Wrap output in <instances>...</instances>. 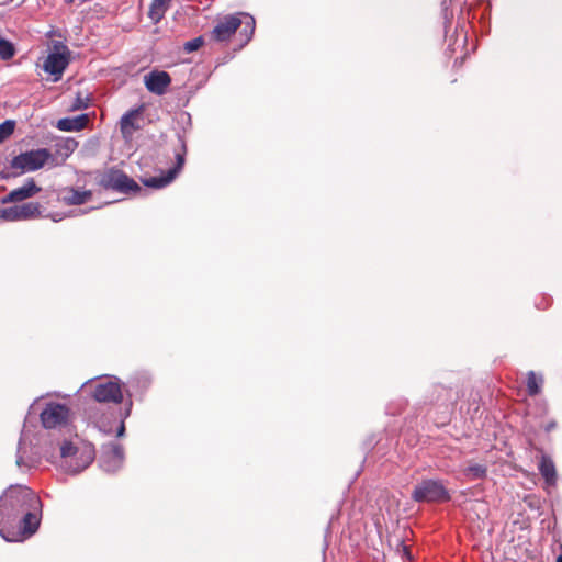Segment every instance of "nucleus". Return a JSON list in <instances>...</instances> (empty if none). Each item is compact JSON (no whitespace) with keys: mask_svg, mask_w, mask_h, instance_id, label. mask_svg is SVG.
<instances>
[{"mask_svg":"<svg viewBox=\"0 0 562 562\" xmlns=\"http://www.w3.org/2000/svg\"><path fill=\"white\" fill-rule=\"evenodd\" d=\"M45 165H57L52 153L46 148L22 153L15 156L11 162L13 169H19L22 172L35 171L43 168Z\"/></svg>","mask_w":562,"mask_h":562,"instance_id":"nucleus-3","label":"nucleus"},{"mask_svg":"<svg viewBox=\"0 0 562 562\" xmlns=\"http://www.w3.org/2000/svg\"><path fill=\"white\" fill-rule=\"evenodd\" d=\"M40 498L24 485H11L0 497V536L9 542L33 535L40 524Z\"/></svg>","mask_w":562,"mask_h":562,"instance_id":"nucleus-1","label":"nucleus"},{"mask_svg":"<svg viewBox=\"0 0 562 562\" xmlns=\"http://www.w3.org/2000/svg\"><path fill=\"white\" fill-rule=\"evenodd\" d=\"M88 115L81 114L76 117H65L58 120L56 127L65 132H76L86 127L88 124Z\"/></svg>","mask_w":562,"mask_h":562,"instance_id":"nucleus-14","label":"nucleus"},{"mask_svg":"<svg viewBox=\"0 0 562 562\" xmlns=\"http://www.w3.org/2000/svg\"><path fill=\"white\" fill-rule=\"evenodd\" d=\"M202 44H203V40L201 37H196V38H193V40L184 43L183 48L187 53H192V52L198 50L202 46Z\"/></svg>","mask_w":562,"mask_h":562,"instance_id":"nucleus-24","label":"nucleus"},{"mask_svg":"<svg viewBox=\"0 0 562 562\" xmlns=\"http://www.w3.org/2000/svg\"><path fill=\"white\" fill-rule=\"evenodd\" d=\"M144 83L149 92L162 95L171 83V77L166 71L154 70L144 77Z\"/></svg>","mask_w":562,"mask_h":562,"instance_id":"nucleus-11","label":"nucleus"},{"mask_svg":"<svg viewBox=\"0 0 562 562\" xmlns=\"http://www.w3.org/2000/svg\"><path fill=\"white\" fill-rule=\"evenodd\" d=\"M125 432V426H124V423H121L119 428H117V437H122Z\"/></svg>","mask_w":562,"mask_h":562,"instance_id":"nucleus-30","label":"nucleus"},{"mask_svg":"<svg viewBox=\"0 0 562 562\" xmlns=\"http://www.w3.org/2000/svg\"><path fill=\"white\" fill-rule=\"evenodd\" d=\"M180 149L176 151V166L170 168L166 173L159 177H150L143 180L144 184L149 188L161 189L168 186L180 172L184 165L187 153L186 143L182 137H178Z\"/></svg>","mask_w":562,"mask_h":562,"instance_id":"nucleus-7","label":"nucleus"},{"mask_svg":"<svg viewBox=\"0 0 562 562\" xmlns=\"http://www.w3.org/2000/svg\"><path fill=\"white\" fill-rule=\"evenodd\" d=\"M21 462H22L21 458H18V460H16V464H18L19 467L21 465Z\"/></svg>","mask_w":562,"mask_h":562,"instance_id":"nucleus-31","label":"nucleus"},{"mask_svg":"<svg viewBox=\"0 0 562 562\" xmlns=\"http://www.w3.org/2000/svg\"><path fill=\"white\" fill-rule=\"evenodd\" d=\"M486 467L482 464H471L464 470V474L471 480H479L486 475Z\"/></svg>","mask_w":562,"mask_h":562,"instance_id":"nucleus-20","label":"nucleus"},{"mask_svg":"<svg viewBox=\"0 0 562 562\" xmlns=\"http://www.w3.org/2000/svg\"><path fill=\"white\" fill-rule=\"evenodd\" d=\"M15 123L13 121H4L0 124V143L5 140L14 131Z\"/></svg>","mask_w":562,"mask_h":562,"instance_id":"nucleus-22","label":"nucleus"},{"mask_svg":"<svg viewBox=\"0 0 562 562\" xmlns=\"http://www.w3.org/2000/svg\"><path fill=\"white\" fill-rule=\"evenodd\" d=\"M93 397L97 402L100 403H121L123 400V394L119 380L110 379L104 382H100L94 389Z\"/></svg>","mask_w":562,"mask_h":562,"instance_id":"nucleus-9","label":"nucleus"},{"mask_svg":"<svg viewBox=\"0 0 562 562\" xmlns=\"http://www.w3.org/2000/svg\"><path fill=\"white\" fill-rule=\"evenodd\" d=\"M124 452L119 445L105 446L101 456V468L106 472H116L123 464Z\"/></svg>","mask_w":562,"mask_h":562,"instance_id":"nucleus-10","label":"nucleus"},{"mask_svg":"<svg viewBox=\"0 0 562 562\" xmlns=\"http://www.w3.org/2000/svg\"><path fill=\"white\" fill-rule=\"evenodd\" d=\"M539 471L549 485H552L555 483V477H557L555 467H554L553 461L549 457L542 456L540 464H539Z\"/></svg>","mask_w":562,"mask_h":562,"instance_id":"nucleus-17","label":"nucleus"},{"mask_svg":"<svg viewBox=\"0 0 562 562\" xmlns=\"http://www.w3.org/2000/svg\"><path fill=\"white\" fill-rule=\"evenodd\" d=\"M140 114V109L126 112L120 121L121 132L124 137H130L139 127L136 121Z\"/></svg>","mask_w":562,"mask_h":562,"instance_id":"nucleus-15","label":"nucleus"},{"mask_svg":"<svg viewBox=\"0 0 562 562\" xmlns=\"http://www.w3.org/2000/svg\"><path fill=\"white\" fill-rule=\"evenodd\" d=\"M412 497L416 502H447L450 499L449 492L440 481L425 480L417 484Z\"/></svg>","mask_w":562,"mask_h":562,"instance_id":"nucleus-5","label":"nucleus"},{"mask_svg":"<svg viewBox=\"0 0 562 562\" xmlns=\"http://www.w3.org/2000/svg\"><path fill=\"white\" fill-rule=\"evenodd\" d=\"M173 0H154L149 7L148 16L154 23H158L169 9Z\"/></svg>","mask_w":562,"mask_h":562,"instance_id":"nucleus-16","label":"nucleus"},{"mask_svg":"<svg viewBox=\"0 0 562 562\" xmlns=\"http://www.w3.org/2000/svg\"><path fill=\"white\" fill-rule=\"evenodd\" d=\"M93 458H94L93 451L91 449H85L81 452V459L83 461V464H82V467L77 468L76 471H81L82 469H85L88 464H90L92 462Z\"/></svg>","mask_w":562,"mask_h":562,"instance_id":"nucleus-26","label":"nucleus"},{"mask_svg":"<svg viewBox=\"0 0 562 562\" xmlns=\"http://www.w3.org/2000/svg\"><path fill=\"white\" fill-rule=\"evenodd\" d=\"M554 427V424H551L547 429L549 430L550 428H553Z\"/></svg>","mask_w":562,"mask_h":562,"instance_id":"nucleus-33","label":"nucleus"},{"mask_svg":"<svg viewBox=\"0 0 562 562\" xmlns=\"http://www.w3.org/2000/svg\"><path fill=\"white\" fill-rule=\"evenodd\" d=\"M554 427V424H551L547 429L549 430L550 428H553Z\"/></svg>","mask_w":562,"mask_h":562,"instance_id":"nucleus-34","label":"nucleus"},{"mask_svg":"<svg viewBox=\"0 0 562 562\" xmlns=\"http://www.w3.org/2000/svg\"><path fill=\"white\" fill-rule=\"evenodd\" d=\"M82 108H87V104L83 103L80 99H78L77 102L72 105L74 110H79Z\"/></svg>","mask_w":562,"mask_h":562,"instance_id":"nucleus-28","label":"nucleus"},{"mask_svg":"<svg viewBox=\"0 0 562 562\" xmlns=\"http://www.w3.org/2000/svg\"><path fill=\"white\" fill-rule=\"evenodd\" d=\"M255 19L246 13L227 15L213 30V35L217 41H227L241 25L240 32L244 44L248 43L255 32Z\"/></svg>","mask_w":562,"mask_h":562,"instance_id":"nucleus-2","label":"nucleus"},{"mask_svg":"<svg viewBox=\"0 0 562 562\" xmlns=\"http://www.w3.org/2000/svg\"><path fill=\"white\" fill-rule=\"evenodd\" d=\"M70 61V50L61 42L54 43V50L48 54L43 64V70L58 81Z\"/></svg>","mask_w":562,"mask_h":562,"instance_id":"nucleus-4","label":"nucleus"},{"mask_svg":"<svg viewBox=\"0 0 562 562\" xmlns=\"http://www.w3.org/2000/svg\"><path fill=\"white\" fill-rule=\"evenodd\" d=\"M41 191L33 179H29L22 187L12 190L5 198L3 203L19 202L29 199Z\"/></svg>","mask_w":562,"mask_h":562,"instance_id":"nucleus-12","label":"nucleus"},{"mask_svg":"<svg viewBox=\"0 0 562 562\" xmlns=\"http://www.w3.org/2000/svg\"><path fill=\"white\" fill-rule=\"evenodd\" d=\"M74 145H75V142H74V140H71V142H70V140H68V142H66V144H65V149L67 150V154H68V153H70V151H72V149H74Z\"/></svg>","mask_w":562,"mask_h":562,"instance_id":"nucleus-29","label":"nucleus"},{"mask_svg":"<svg viewBox=\"0 0 562 562\" xmlns=\"http://www.w3.org/2000/svg\"><path fill=\"white\" fill-rule=\"evenodd\" d=\"M69 408L59 403H48L41 413V420L45 428L52 429L68 422Z\"/></svg>","mask_w":562,"mask_h":562,"instance_id":"nucleus-8","label":"nucleus"},{"mask_svg":"<svg viewBox=\"0 0 562 562\" xmlns=\"http://www.w3.org/2000/svg\"><path fill=\"white\" fill-rule=\"evenodd\" d=\"M557 562H562V555L558 558Z\"/></svg>","mask_w":562,"mask_h":562,"instance_id":"nucleus-32","label":"nucleus"},{"mask_svg":"<svg viewBox=\"0 0 562 562\" xmlns=\"http://www.w3.org/2000/svg\"><path fill=\"white\" fill-rule=\"evenodd\" d=\"M90 198L91 191L89 190L67 188L59 193L60 201L67 205H80L86 203Z\"/></svg>","mask_w":562,"mask_h":562,"instance_id":"nucleus-13","label":"nucleus"},{"mask_svg":"<svg viewBox=\"0 0 562 562\" xmlns=\"http://www.w3.org/2000/svg\"><path fill=\"white\" fill-rule=\"evenodd\" d=\"M401 549H398V551L402 553V557L404 559H407V560H411L412 559V555H411V552H409V549L408 547H406L405 544L401 543Z\"/></svg>","mask_w":562,"mask_h":562,"instance_id":"nucleus-27","label":"nucleus"},{"mask_svg":"<svg viewBox=\"0 0 562 562\" xmlns=\"http://www.w3.org/2000/svg\"><path fill=\"white\" fill-rule=\"evenodd\" d=\"M78 452V449L71 442H64L60 448V453L63 458H68L75 456Z\"/></svg>","mask_w":562,"mask_h":562,"instance_id":"nucleus-25","label":"nucleus"},{"mask_svg":"<svg viewBox=\"0 0 562 562\" xmlns=\"http://www.w3.org/2000/svg\"><path fill=\"white\" fill-rule=\"evenodd\" d=\"M14 55V47L13 45L4 40V38H0V56L2 59L7 60V59H10L12 58Z\"/></svg>","mask_w":562,"mask_h":562,"instance_id":"nucleus-21","label":"nucleus"},{"mask_svg":"<svg viewBox=\"0 0 562 562\" xmlns=\"http://www.w3.org/2000/svg\"><path fill=\"white\" fill-rule=\"evenodd\" d=\"M0 217L7 221H19L18 205L0 210Z\"/></svg>","mask_w":562,"mask_h":562,"instance_id":"nucleus-23","label":"nucleus"},{"mask_svg":"<svg viewBox=\"0 0 562 562\" xmlns=\"http://www.w3.org/2000/svg\"><path fill=\"white\" fill-rule=\"evenodd\" d=\"M542 383V376H538L533 371H530L527 378V390L529 395H537L541 390Z\"/></svg>","mask_w":562,"mask_h":562,"instance_id":"nucleus-18","label":"nucleus"},{"mask_svg":"<svg viewBox=\"0 0 562 562\" xmlns=\"http://www.w3.org/2000/svg\"><path fill=\"white\" fill-rule=\"evenodd\" d=\"M18 212H19V221L31 218L40 212L38 204L30 202V203H25L22 205H18Z\"/></svg>","mask_w":562,"mask_h":562,"instance_id":"nucleus-19","label":"nucleus"},{"mask_svg":"<svg viewBox=\"0 0 562 562\" xmlns=\"http://www.w3.org/2000/svg\"><path fill=\"white\" fill-rule=\"evenodd\" d=\"M100 187L115 190L122 193L137 192L140 187L126 173L117 169H110L101 175Z\"/></svg>","mask_w":562,"mask_h":562,"instance_id":"nucleus-6","label":"nucleus"}]
</instances>
